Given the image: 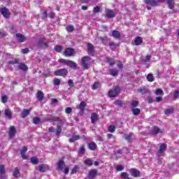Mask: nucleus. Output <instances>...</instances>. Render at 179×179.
I'll return each mask as SVG.
<instances>
[{
  "label": "nucleus",
  "mask_w": 179,
  "mask_h": 179,
  "mask_svg": "<svg viewBox=\"0 0 179 179\" xmlns=\"http://www.w3.org/2000/svg\"><path fill=\"white\" fill-rule=\"evenodd\" d=\"M78 153L80 155H83L85 153V147L84 146H82L79 149V152Z\"/></svg>",
  "instance_id": "680f3d73"
},
{
  "label": "nucleus",
  "mask_w": 179,
  "mask_h": 179,
  "mask_svg": "<svg viewBox=\"0 0 179 179\" xmlns=\"http://www.w3.org/2000/svg\"><path fill=\"white\" fill-rule=\"evenodd\" d=\"M13 177H15V178H19V177L20 176V170L18 169V168H15L13 173Z\"/></svg>",
  "instance_id": "bb28decb"
},
{
  "label": "nucleus",
  "mask_w": 179,
  "mask_h": 179,
  "mask_svg": "<svg viewBox=\"0 0 179 179\" xmlns=\"http://www.w3.org/2000/svg\"><path fill=\"white\" fill-rule=\"evenodd\" d=\"M155 94L157 96H160V95H163L164 94V92H163V90L162 89H157L156 91H155Z\"/></svg>",
  "instance_id": "de8ad7c7"
},
{
  "label": "nucleus",
  "mask_w": 179,
  "mask_h": 179,
  "mask_svg": "<svg viewBox=\"0 0 179 179\" xmlns=\"http://www.w3.org/2000/svg\"><path fill=\"white\" fill-rule=\"evenodd\" d=\"M143 43V39L141 36H136L134 38V45H141Z\"/></svg>",
  "instance_id": "6ab92c4d"
},
{
  "label": "nucleus",
  "mask_w": 179,
  "mask_h": 179,
  "mask_svg": "<svg viewBox=\"0 0 179 179\" xmlns=\"http://www.w3.org/2000/svg\"><path fill=\"white\" fill-rule=\"evenodd\" d=\"M68 83H69V87H73V80H69Z\"/></svg>",
  "instance_id": "774afa93"
},
{
  "label": "nucleus",
  "mask_w": 179,
  "mask_h": 179,
  "mask_svg": "<svg viewBox=\"0 0 179 179\" xmlns=\"http://www.w3.org/2000/svg\"><path fill=\"white\" fill-rule=\"evenodd\" d=\"M147 80H148V82H153L155 80V77L153 76V74L152 73H149L147 77Z\"/></svg>",
  "instance_id": "f704fd0d"
},
{
  "label": "nucleus",
  "mask_w": 179,
  "mask_h": 179,
  "mask_svg": "<svg viewBox=\"0 0 179 179\" xmlns=\"http://www.w3.org/2000/svg\"><path fill=\"white\" fill-rule=\"evenodd\" d=\"M58 170H64V167H65V162L64 160L60 159L57 164Z\"/></svg>",
  "instance_id": "aec40b11"
},
{
  "label": "nucleus",
  "mask_w": 179,
  "mask_h": 179,
  "mask_svg": "<svg viewBox=\"0 0 179 179\" xmlns=\"http://www.w3.org/2000/svg\"><path fill=\"white\" fill-rule=\"evenodd\" d=\"M109 72L110 75H111L112 76H117V75H118V70L110 69L109 70Z\"/></svg>",
  "instance_id": "c9c22d12"
},
{
  "label": "nucleus",
  "mask_w": 179,
  "mask_h": 179,
  "mask_svg": "<svg viewBox=\"0 0 179 179\" xmlns=\"http://www.w3.org/2000/svg\"><path fill=\"white\" fill-rule=\"evenodd\" d=\"M93 12H94V13H98V12H100V7H99V6L94 7Z\"/></svg>",
  "instance_id": "0e129e2a"
},
{
  "label": "nucleus",
  "mask_w": 179,
  "mask_h": 179,
  "mask_svg": "<svg viewBox=\"0 0 179 179\" xmlns=\"http://www.w3.org/2000/svg\"><path fill=\"white\" fill-rule=\"evenodd\" d=\"M108 132H115V125H110L109 126L108 129Z\"/></svg>",
  "instance_id": "8fccbe9b"
},
{
  "label": "nucleus",
  "mask_w": 179,
  "mask_h": 179,
  "mask_svg": "<svg viewBox=\"0 0 179 179\" xmlns=\"http://www.w3.org/2000/svg\"><path fill=\"white\" fill-rule=\"evenodd\" d=\"M32 121H33L34 124H40L41 120H40V117H35L33 118Z\"/></svg>",
  "instance_id": "09e8293b"
},
{
  "label": "nucleus",
  "mask_w": 179,
  "mask_h": 179,
  "mask_svg": "<svg viewBox=\"0 0 179 179\" xmlns=\"http://www.w3.org/2000/svg\"><path fill=\"white\" fill-rule=\"evenodd\" d=\"M107 62L108 64L110 65V66H113V65H114L115 64V62H114V59L108 57L107 58Z\"/></svg>",
  "instance_id": "37998d69"
},
{
  "label": "nucleus",
  "mask_w": 179,
  "mask_h": 179,
  "mask_svg": "<svg viewBox=\"0 0 179 179\" xmlns=\"http://www.w3.org/2000/svg\"><path fill=\"white\" fill-rule=\"evenodd\" d=\"M15 37L17 38V40L19 41V43H24V41H26V36L22 34H16Z\"/></svg>",
  "instance_id": "dca6fc26"
},
{
  "label": "nucleus",
  "mask_w": 179,
  "mask_h": 179,
  "mask_svg": "<svg viewBox=\"0 0 179 179\" xmlns=\"http://www.w3.org/2000/svg\"><path fill=\"white\" fill-rule=\"evenodd\" d=\"M169 9L174 8V0H168L167 1Z\"/></svg>",
  "instance_id": "e433bc0d"
},
{
  "label": "nucleus",
  "mask_w": 179,
  "mask_h": 179,
  "mask_svg": "<svg viewBox=\"0 0 179 179\" xmlns=\"http://www.w3.org/2000/svg\"><path fill=\"white\" fill-rule=\"evenodd\" d=\"M67 66H69V68H72L73 69H76L78 64L73 61L69 60L67 62Z\"/></svg>",
  "instance_id": "5701e85b"
},
{
  "label": "nucleus",
  "mask_w": 179,
  "mask_h": 179,
  "mask_svg": "<svg viewBox=\"0 0 179 179\" xmlns=\"http://www.w3.org/2000/svg\"><path fill=\"white\" fill-rule=\"evenodd\" d=\"M61 132H62V127L59 125H57L56 131L57 136H59V135H61Z\"/></svg>",
  "instance_id": "ea45409f"
},
{
  "label": "nucleus",
  "mask_w": 179,
  "mask_h": 179,
  "mask_svg": "<svg viewBox=\"0 0 179 179\" xmlns=\"http://www.w3.org/2000/svg\"><path fill=\"white\" fill-rule=\"evenodd\" d=\"M120 92H121V89L119 86H116L108 92V96L109 97H117L120 94Z\"/></svg>",
  "instance_id": "f03ea898"
},
{
  "label": "nucleus",
  "mask_w": 179,
  "mask_h": 179,
  "mask_svg": "<svg viewBox=\"0 0 179 179\" xmlns=\"http://www.w3.org/2000/svg\"><path fill=\"white\" fill-rule=\"evenodd\" d=\"M78 170H79V166H75V167L72 169L71 173V174H76V173H78Z\"/></svg>",
  "instance_id": "3c124183"
},
{
  "label": "nucleus",
  "mask_w": 179,
  "mask_h": 179,
  "mask_svg": "<svg viewBox=\"0 0 179 179\" xmlns=\"http://www.w3.org/2000/svg\"><path fill=\"white\" fill-rule=\"evenodd\" d=\"M1 101L2 103H8V96H1Z\"/></svg>",
  "instance_id": "bf43d9fd"
},
{
  "label": "nucleus",
  "mask_w": 179,
  "mask_h": 179,
  "mask_svg": "<svg viewBox=\"0 0 179 179\" xmlns=\"http://www.w3.org/2000/svg\"><path fill=\"white\" fill-rule=\"evenodd\" d=\"M69 60H66L65 59H59V62H60V64H64V65H68V62Z\"/></svg>",
  "instance_id": "864d4df0"
},
{
  "label": "nucleus",
  "mask_w": 179,
  "mask_h": 179,
  "mask_svg": "<svg viewBox=\"0 0 179 179\" xmlns=\"http://www.w3.org/2000/svg\"><path fill=\"white\" fill-rule=\"evenodd\" d=\"M66 29L67 31H70V32H72V31H73V30H75V28L72 25L67 26Z\"/></svg>",
  "instance_id": "603ef678"
},
{
  "label": "nucleus",
  "mask_w": 179,
  "mask_h": 179,
  "mask_svg": "<svg viewBox=\"0 0 179 179\" xmlns=\"http://www.w3.org/2000/svg\"><path fill=\"white\" fill-rule=\"evenodd\" d=\"M53 83L55 85V86H59V85H61V80L58 78H54L53 80Z\"/></svg>",
  "instance_id": "c03bdc74"
},
{
  "label": "nucleus",
  "mask_w": 179,
  "mask_h": 179,
  "mask_svg": "<svg viewBox=\"0 0 179 179\" xmlns=\"http://www.w3.org/2000/svg\"><path fill=\"white\" fill-rule=\"evenodd\" d=\"M116 170L117 171H122V170H124V166H122V165H117L116 166Z\"/></svg>",
  "instance_id": "13d9d810"
},
{
  "label": "nucleus",
  "mask_w": 179,
  "mask_h": 179,
  "mask_svg": "<svg viewBox=\"0 0 179 179\" xmlns=\"http://www.w3.org/2000/svg\"><path fill=\"white\" fill-rule=\"evenodd\" d=\"M50 170V166L48 164H40L38 166V171L41 173H45Z\"/></svg>",
  "instance_id": "ddd939ff"
},
{
  "label": "nucleus",
  "mask_w": 179,
  "mask_h": 179,
  "mask_svg": "<svg viewBox=\"0 0 179 179\" xmlns=\"http://www.w3.org/2000/svg\"><path fill=\"white\" fill-rule=\"evenodd\" d=\"M114 104H115V106H118L119 107H121V106H122V101L120 100L115 101Z\"/></svg>",
  "instance_id": "6e6d98bb"
},
{
  "label": "nucleus",
  "mask_w": 179,
  "mask_h": 179,
  "mask_svg": "<svg viewBox=\"0 0 179 179\" xmlns=\"http://www.w3.org/2000/svg\"><path fill=\"white\" fill-rule=\"evenodd\" d=\"M138 92V93H141V94H146V93H148V90L145 87L139 88Z\"/></svg>",
  "instance_id": "a19ab883"
},
{
  "label": "nucleus",
  "mask_w": 179,
  "mask_h": 179,
  "mask_svg": "<svg viewBox=\"0 0 179 179\" xmlns=\"http://www.w3.org/2000/svg\"><path fill=\"white\" fill-rule=\"evenodd\" d=\"M88 148L90 150H96L97 149V145L94 142H91L88 144Z\"/></svg>",
  "instance_id": "c85d7f7f"
},
{
  "label": "nucleus",
  "mask_w": 179,
  "mask_h": 179,
  "mask_svg": "<svg viewBox=\"0 0 179 179\" xmlns=\"http://www.w3.org/2000/svg\"><path fill=\"white\" fill-rule=\"evenodd\" d=\"M87 104H86V102L85 101H82L80 105H78L77 106V108H79V110L83 113V111H85V107H86Z\"/></svg>",
  "instance_id": "393cba45"
},
{
  "label": "nucleus",
  "mask_w": 179,
  "mask_h": 179,
  "mask_svg": "<svg viewBox=\"0 0 179 179\" xmlns=\"http://www.w3.org/2000/svg\"><path fill=\"white\" fill-rule=\"evenodd\" d=\"M85 164H86L87 166H93V160H92L91 159H87L84 161Z\"/></svg>",
  "instance_id": "473e14b6"
},
{
  "label": "nucleus",
  "mask_w": 179,
  "mask_h": 179,
  "mask_svg": "<svg viewBox=\"0 0 179 179\" xmlns=\"http://www.w3.org/2000/svg\"><path fill=\"white\" fill-rule=\"evenodd\" d=\"M8 63L15 65V64H19V59H16L15 60H11Z\"/></svg>",
  "instance_id": "052dcab7"
},
{
  "label": "nucleus",
  "mask_w": 179,
  "mask_h": 179,
  "mask_svg": "<svg viewBox=\"0 0 179 179\" xmlns=\"http://www.w3.org/2000/svg\"><path fill=\"white\" fill-rule=\"evenodd\" d=\"M87 52L91 57H94V45H93V44H87Z\"/></svg>",
  "instance_id": "1a4fd4ad"
},
{
  "label": "nucleus",
  "mask_w": 179,
  "mask_h": 179,
  "mask_svg": "<svg viewBox=\"0 0 179 179\" xmlns=\"http://www.w3.org/2000/svg\"><path fill=\"white\" fill-rule=\"evenodd\" d=\"M31 163H32V164H38V159L36 157H32L31 158Z\"/></svg>",
  "instance_id": "4c0bfd02"
},
{
  "label": "nucleus",
  "mask_w": 179,
  "mask_h": 179,
  "mask_svg": "<svg viewBox=\"0 0 179 179\" xmlns=\"http://www.w3.org/2000/svg\"><path fill=\"white\" fill-rule=\"evenodd\" d=\"M109 46L110 47L111 50H115V48H117L114 42H110Z\"/></svg>",
  "instance_id": "5fc2aeb1"
},
{
  "label": "nucleus",
  "mask_w": 179,
  "mask_h": 179,
  "mask_svg": "<svg viewBox=\"0 0 179 179\" xmlns=\"http://www.w3.org/2000/svg\"><path fill=\"white\" fill-rule=\"evenodd\" d=\"M26 152H27V147L23 146L21 150V157L23 160H27V156L26 155Z\"/></svg>",
  "instance_id": "f3484780"
},
{
  "label": "nucleus",
  "mask_w": 179,
  "mask_h": 179,
  "mask_svg": "<svg viewBox=\"0 0 179 179\" xmlns=\"http://www.w3.org/2000/svg\"><path fill=\"white\" fill-rule=\"evenodd\" d=\"M65 57H72L75 54V50L72 48H67L64 50Z\"/></svg>",
  "instance_id": "6e6552de"
},
{
  "label": "nucleus",
  "mask_w": 179,
  "mask_h": 179,
  "mask_svg": "<svg viewBox=\"0 0 179 179\" xmlns=\"http://www.w3.org/2000/svg\"><path fill=\"white\" fill-rule=\"evenodd\" d=\"M31 110V109H24L21 113L22 118H26L27 115H29V114H30Z\"/></svg>",
  "instance_id": "cd10ccee"
},
{
  "label": "nucleus",
  "mask_w": 179,
  "mask_h": 179,
  "mask_svg": "<svg viewBox=\"0 0 179 179\" xmlns=\"http://www.w3.org/2000/svg\"><path fill=\"white\" fill-rule=\"evenodd\" d=\"M97 173H98L97 169H91L88 173V178L89 179L96 178V177L97 176Z\"/></svg>",
  "instance_id": "f8f14e48"
},
{
  "label": "nucleus",
  "mask_w": 179,
  "mask_h": 179,
  "mask_svg": "<svg viewBox=\"0 0 179 179\" xmlns=\"http://www.w3.org/2000/svg\"><path fill=\"white\" fill-rule=\"evenodd\" d=\"M106 16L108 17V19H112L113 17H115V11L113 10H106Z\"/></svg>",
  "instance_id": "4468645a"
},
{
  "label": "nucleus",
  "mask_w": 179,
  "mask_h": 179,
  "mask_svg": "<svg viewBox=\"0 0 179 179\" xmlns=\"http://www.w3.org/2000/svg\"><path fill=\"white\" fill-rule=\"evenodd\" d=\"M45 121H49V122H62V120L59 117L51 116L50 117L46 118Z\"/></svg>",
  "instance_id": "0eeeda50"
},
{
  "label": "nucleus",
  "mask_w": 179,
  "mask_h": 179,
  "mask_svg": "<svg viewBox=\"0 0 179 179\" xmlns=\"http://www.w3.org/2000/svg\"><path fill=\"white\" fill-rule=\"evenodd\" d=\"M129 173L131 174V176L132 177H139V176H141V171H139V170L136 169H131L129 170Z\"/></svg>",
  "instance_id": "9b49d317"
},
{
  "label": "nucleus",
  "mask_w": 179,
  "mask_h": 179,
  "mask_svg": "<svg viewBox=\"0 0 179 179\" xmlns=\"http://www.w3.org/2000/svg\"><path fill=\"white\" fill-rule=\"evenodd\" d=\"M0 13H1V15H3L4 17H6V19H8L9 16H10V12L9 11V9L6 7L1 8L0 9Z\"/></svg>",
  "instance_id": "423d86ee"
},
{
  "label": "nucleus",
  "mask_w": 179,
  "mask_h": 179,
  "mask_svg": "<svg viewBox=\"0 0 179 179\" xmlns=\"http://www.w3.org/2000/svg\"><path fill=\"white\" fill-rule=\"evenodd\" d=\"M167 149V145L166 144H162L159 147V150L158 151V155L160 156V155H163L164 152H166V150Z\"/></svg>",
  "instance_id": "a211bd4d"
},
{
  "label": "nucleus",
  "mask_w": 179,
  "mask_h": 179,
  "mask_svg": "<svg viewBox=\"0 0 179 179\" xmlns=\"http://www.w3.org/2000/svg\"><path fill=\"white\" fill-rule=\"evenodd\" d=\"M36 45L39 48H47L48 47V42L46 38H42L39 39Z\"/></svg>",
  "instance_id": "7ed1b4c3"
},
{
  "label": "nucleus",
  "mask_w": 179,
  "mask_h": 179,
  "mask_svg": "<svg viewBox=\"0 0 179 179\" xmlns=\"http://www.w3.org/2000/svg\"><path fill=\"white\" fill-rule=\"evenodd\" d=\"M173 113H174V109H173V108H167L164 110V114L166 115H169V114H173Z\"/></svg>",
  "instance_id": "72a5a7b5"
},
{
  "label": "nucleus",
  "mask_w": 179,
  "mask_h": 179,
  "mask_svg": "<svg viewBox=\"0 0 179 179\" xmlns=\"http://www.w3.org/2000/svg\"><path fill=\"white\" fill-rule=\"evenodd\" d=\"M92 64V58L89 56H85L81 59V66L83 69H89Z\"/></svg>",
  "instance_id": "f257e3e1"
},
{
  "label": "nucleus",
  "mask_w": 179,
  "mask_h": 179,
  "mask_svg": "<svg viewBox=\"0 0 179 179\" xmlns=\"http://www.w3.org/2000/svg\"><path fill=\"white\" fill-rule=\"evenodd\" d=\"M4 115L8 120H12V110H10V109H6L4 110Z\"/></svg>",
  "instance_id": "4be33fe9"
},
{
  "label": "nucleus",
  "mask_w": 179,
  "mask_h": 179,
  "mask_svg": "<svg viewBox=\"0 0 179 179\" xmlns=\"http://www.w3.org/2000/svg\"><path fill=\"white\" fill-rule=\"evenodd\" d=\"M162 131L158 127H155L151 129V135H157V134H162Z\"/></svg>",
  "instance_id": "412c9836"
},
{
  "label": "nucleus",
  "mask_w": 179,
  "mask_h": 179,
  "mask_svg": "<svg viewBox=\"0 0 179 179\" xmlns=\"http://www.w3.org/2000/svg\"><path fill=\"white\" fill-rule=\"evenodd\" d=\"M55 50L57 51V52H62V46L59 45L55 46Z\"/></svg>",
  "instance_id": "a18cd8bd"
},
{
  "label": "nucleus",
  "mask_w": 179,
  "mask_h": 179,
  "mask_svg": "<svg viewBox=\"0 0 179 179\" xmlns=\"http://www.w3.org/2000/svg\"><path fill=\"white\" fill-rule=\"evenodd\" d=\"M132 113L134 115H139L141 114V109L139 108H133L132 109Z\"/></svg>",
  "instance_id": "58836bf2"
},
{
  "label": "nucleus",
  "mask_w": 179,
  "mask_h": 179,
  "mask_svg": "<svg viewBox=\"0 0 179 179\" xmlns=\"http://www.w3.org/2000/svg\"><path fill=\"white\" fill-rule=\"evenodd\" d=\"M99 87H100V83L99 82H95L92 87V89H93L94 90H96V89H99Z\"/></svg>",
  "instance_id": "79ce46f5"
},
{
  "label": "nucleus",
  "mask_w": 179,
  "mask_h": 179,
  "mask_svg": "<svg viewBox=\"0 0 179 179\" xmlns=\"http://www.w3.org/2000/svg\"><path fill=\"white\" fill-rule=\"evenodd\" d=\"M131 105L133 108H135V107H138V106H139V101H132Z\"/></svg>",
  "instance_id": "49530a36"
},
{
  "label": "nucleus",
  "mask_w": 179,
  "mask_h": 179,
  "mask_svg": "<svg viewBox=\"0 0 179 179\" xmlns=\"http://www.w3.org/2000/svg\"><path fill=\"white\" fill-rule=\"evenodd\" d=\"M164 0H144L145 3L150 5L151 6H157L159 2H164Z\"/></svg>",
  "instance_id": "39448f33"
},
{
  "label": "nucleus",
  "mask_w": 179,
  "mask_h": 179,
  "mask_svg": "<svg viewBox=\"0 0 179 179\" xmlns=\"http://www.w3.org/2000/svg\"><path fill=\"white\" fill-rule=\"evenodd\" d=\"M80 139V136L79 135H74L71 138H69V141L72 143L76 141H79Z\"/></svg>",
  "instance_id": "a878e982"
},
{
  "label": "nucleus",
  "mask_w": 179,
  "mask_h": 179,
  "mask_svg": "<svg viewBox=\"0 0 179 179\" xmlns=\"http://www.w3.org/2000/svg\"><path fill=\"white\" fill-rule=\"evenodd\" d=\"M123 138L124 139L127 141V142H131L132 141H134V134L129 133V134H124Z\"/></svg>",
  "instance_id": "2eb2a0df"
},
{
  "label": "nucleus",
  "mask_w": 179,
  "mask_h": 179,
  "mask_svg": "<svg viewBox=\"0 0 179 179\" xmlns=\"http://www.w3.org/2000/svg\"><path fill=\"white\" fill-rule=\"evenodd\" d=\"M66 114H71L72 113V108H66L65 109Z\"/></svg>",
  "instance_id": "e2e57ef3"
},
{
  "label": "nucleus",
  "mask_w": 179,
  "mask_h": 179,
  "mask_svg": "<svg viewBox=\"0 0 179 179\" xmlns=\"http://www.w3.org/2000/svg\"><path fill=\"white\" fill-rule=\"evenodd\" d=\"M16 127L15 126H10L8 132V136L10 139H12V138H13L15 135H16Z\"/></svg>",
  "instance_id": "9d476101"
},
{
  "label": "nucleus",
  "mask_w": 179,
  "mask_h": 179,
  "mask_svg": "<svg viewBox=\"0 0 179 179\" xmlns=\"http://www.w3.org/2000/svg\"><path fill=\"white\" fill-rule=\"evenodd\" d=\"M56 76H66L68 75V70L66 69H58L55 71Z\"/></svg>",
  "instance_id": "20e7f679"
},
{
  "label": "nucleus",
  "mask_w": 179,
  "mask_h": 179,
  "mask_svg": "<svg viewBox=\"0 0 179 179\" xmlns=\"http://www.w3.org/2000/svg\"><path fill=\"white\" fill-rule=\"evenodd\" d=\"M18 69H20V71H23L24 72H27V71L29 70L27 66H26V64L23 63L19 64Z\"/></svg>",
  "instance_id": "b1692460"
},
{
  "label": "nucleus",
  "mask_w": 179,
  "mask_h": 179,
  "mask_svg": "<svg viewBox=\"0 0 179 179\" xmlns=\"http://www.w3.org/2000/svg\"><path fill=\"white\" fill-rule=\"evenodd\" d=\"M111 36L112 37H114V38H120V37H121V34L120 31L115 30L113 31Z\"/></svg>",
  "instance_id": "c756f323"
},
{
  "label": "nucleus",
  "mask_w": 179,
  "mask_h": 179,
  "mask_svg": "<svg viewBox=\"0 0 179 179\" xmlns=\"http://www.w3.org/2000/svg\"><path fill=\"white\" fill-rule=\"evenodd\" d=\"M97 120H99V118L97 117V114L95 113H92L91 115L92 124H94V122H96V121H97Z\"/></svg>",
  "instance_id": "2f4dec72"
},
{
  "label": "nucleus",
  "mask_w": 179,
  "mask_h": 179,
  "mask_svg": "<svg viewBox=\"0 0 179 179\" xmlns=\"http://www.w3.org/2000/svg\"><path fill=\"white\" fill-rule=\"evenodd\" d=\"M0 174H5V166H0Z\"/></svg>",
  "instance_id": "4d7b16f0"
},
{
  "label": "nucleus",
  "mask_w": 179,
  "mask_h": 179,
  "mask_svg": "<svg viewBox=\"0 0 179 179\" xmlns=\"http://www.w3.org/2000/svg\"><path fill=\"white\" fill-rule=\"evenodd\" d=\"M29 52L30 50H29V48L22 49V54H29Z\"/></svg>",
  "instance_id": "69168bd1"
},
{
  "label": "nucleus",
  "mask_w": 179,
  "mask_h": 179,
  "mask_svg": "<svg viewBox=\"0 0 179 179\" xmlns=\"http://www.w3.org/2000/svg\"><path fill=\"white\" fill-rule=\"evenodd\" d=\"M36 97L38 101H43V99H44V94L41 91H38Z\"/></svg>",
  "instance_id": "7c9ffc66"
},
{
  "label": "nucleus",
  "mask_w": 179,
  "mask_h": 179,
  "mask_svg": "<svg viewBox=\"0 0 179 179\" xmlns=\"http://www.w3.org/2000/svg\"><path fill=\"white\" fill-rule=\"evenodd\" d=\"M144 62H150V56L147 55L145 58L143 59Z\"/></svg>",
  "instance_id": "338daca9"
}]
</instances>
